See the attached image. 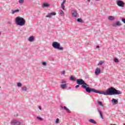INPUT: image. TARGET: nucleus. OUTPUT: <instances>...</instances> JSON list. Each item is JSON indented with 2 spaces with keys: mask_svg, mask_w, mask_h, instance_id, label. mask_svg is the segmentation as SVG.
<instances>
[{
  "mask_svg": "<svg viewBox=\"0 0 125 125\" xmlns=\"http://www.w3.org/2000/svg\"><path fill=\"white\" fill-rule=\"evenodd\" d=\"M111 102H112L113 105H116L119 103V102L118 101V99L117 100L116 99H112L111 100Z\"/></svg>",
  "mask_w": 125,
  "mask_h": 125,
  "instance_id": "9b49d317",
  "label": "nucleus"
},
{
  "mask_svg": "<svg viewBox=\"0 0 125 125\" xmlns=\"http://www.w3.org/2000/svg\"><path fill=\"white\" fill-rule=\"evenodd\" d=\"M123 125H125V123H124Z\"/></svg>",
  "mask_w": 125,
  "mask_h": 125,
  "instance_id": "c03bdc74",
  "label": "nucleus"
},
{
  "mask_svg": "<svg viewBox=\"0 0 125 125\" xmlns=\"http://www.w3.org/2000/svg\"><path fill=\"white\" fill-rule=\"evenodd\" d=\"M116 4L120 7H124L125 6V2L121 0H116Z\"/></svg>",
  "mask_w": 125,
  "mask_h": 125,
  "instance_id": "20e7f679",
  "label": "nucleus"
},
{
  "mask_svg": "<svg viewBox=\"0 0 125 125\" xmlns=\"http://www.w3.org/2000/svg\"><path fill=\"white\" fill-rule=\"evenodd\" d=\"M88 2H90V0H87Z\"/></svg>",
  "mask_w": 125,
  "mask_h": 125,
  "instance_id": "ea45409f",
  "label": "nucleus"
},
{
  "mask_svg": "<svg viewBox=\"0 0 125 125\" xmlns=\"http://www.w3.org/2000/svg\"><path fill=\"white\" fill-rule=\"evenodd\" d=\"M97 110L100 114V116L101 119H102L103 120V119H104V117H103V114L102 113V111H101V110H100L98 108H97Z\"/></svg>",
  "mask_w": 125,
  "mask_h": 125,
  "instance_id": "f8f14e48",
  "label": "nucleus"
},
{
  "mask_svg": "<svg viewBox=\"0 0 125 125\" xmlns=\"http://www.w3.org/2000/svg\"><path fill=\"white\" fill-rule=\"evenodd\" d=\"M22 91H27V87L23 86L21 88Z\"/></svg>",
  "mask_w": 125,
  "mask_h": 125,
  "instance_id": "b1692460",
  "label": "nucleus"
},
{
  "mask_svg": "<svg viewBox=\"0 0 125 125\" xmlns=\"http://www.w3.org/2000/svg\"><path fill=\"white\" fill-rule=\"evenodd\" d=\"M112 26L114 27H120V26H122V23H121L119 21H116L115 22L112 24Z\"/></svg>",
  "mask_w": 125,
  "mask_h": 125,
  "instance_id": "423d86ee",
  "label": "nucleus"
},
{
  "mask_svg": "<svg viewBox=\"0 0 125 125\" xmlns=\"http://www.w3.org/2000/svg\"><path fill=\"white\" fill-rule=\"evenodd\" d=\"M102 64H104V61H100L98 65H102Z\"/></svg>",
  "mask_w": 125,
  "mask_h": 125,
  "instance_id": "a878e982",
  "label": "nucleus"
},
{
  "mask_svg": "<svg viewBox=\"0 0 125 125\" xmlns=\"http://www.w3.org/2000/svg\"><path fill=\"white\" fill-rule=\"evenodd\" d=\"M71 14L74 17H77L78 16V12H77V10L75 9L72 10Z\"/></svg>",
  "mask_w": 125,
  "mask_h": 125,
  "instance_id": "6e6552de",
  "label": "nucleus"
},
{
  "mask_svg": "<svg viewBox=\"0 0 125 125\" xmlns=\"http://www.w3.org/2000/svg\"><path fill=\"white\" fill-rule=\"evenodd\" d=\"M88 122L89 123H91L92 124H94V125H96V124H97V123L96 122V121H95L94 120L92 119H89L88 120Z\"/></svg>",
  "mask_w": 125,
  "mask_h": 125,
  "instance_id": "2eb2a0df",
  "label": "nucleus"
},
{
  "mask_svg": "<svg viewBox=\"0 0 125 125\" xmlns=\"http://www.w3.org/2000/svg\"><path fill=\"white\" fill-rule=\"evenodd\" d=\"M66 83V81H62V83Z\"/></svg>",
  "mask_w": 125,
  "mask_h": 125,
  "instance_id": "c9c22d12",
  "label": "nucleus"
},
{
  "mask_svg": "<svg viewBox=\"0 0 125 125\" xmlns=\"http://www.w3.org/2000/svg\"><path fill=\"white\" fill-rule=\"evenodd\" d=\"M80 85H79V84H78V85H76L75 86V88H78L80 87Z\"/></svg>",
  "mask_w": 125,
  "mask_h": 125,
  "instance_id": "473e14b6",
  "label": "nucleus"
},
{
  "mask_svg": "<svg viewBox=\"0 0 125 125\" xmlns=\"http://www.w3.org/2000/svg\"><path fill=\"white\" fill-rule=\"evenodd\" d=\"M108 19V20H110V21H114V20H115V17L112 16H109Z\"/></svg>",
  "mask_w": 125,
  "mask_h": 125,
  "instance_id": "f3484780",
  "label": "nucleus"
},
{
  "mask_svg": "<svg viewBox=\"0 0 125 125\" xmlns=\"http://www.w3.org/2000/svg\"><path fill=\"white\" fill-rule=\"evenodd\" d=\"M52 46H53L55 49H58V50H63V47H62L60 43L57 42H53Z\"/></svg>",
  "mask_w": 125,
  "mask_h": 125,
  "instance_id": "7ed1b4c3",
  "label": "nucleus"
},
{
  "mask_svg": "<svg viewBox=\"0 0 125 125\" xmlns=\"http://www.w3.org/2000/svg\"><path fill=\"white\" fill-rule=\"evenodd\" d=\"M62 75H65V70H63L62 72Z\"/></svg>",
  "mask_w": 125,
  "mask_h": 125,
  "instance_id": "72a5a7b5",
  "label": "nucleus"
},
{
  "mask_svg": "<svg viewBox=\"0 0 125 125\" xmlns=\"http://www.w3.org/2000/svg\"><path fill=\"white\" fill-rule=\"evenodd\" d=\"M61 87L62 89H65V88H67V84H62L61 85Z\"/></svg>",
  "mask_w": 125,
  "mask_h": 125,
  "instance_id": "4468645a",
  "label": "nucleus"
},
{
  "mask_svg": "<svg viewBox=\"0 0 125 125\" xmlns=\"http://www.w3.org/2000/svg\"><path fill=\"white\" fill-rule=\"evenodd\" d=\"M35 40V38H34V36H30L28 38L29 42H33V41Z\"/></svg>",
  "mask_w": 125,
  "mask_h": 125,
  "instance_id": "a211bd4d",
  "label": "nucleus"
},
{
  "mask_svg": "<svg viewBox=\"0 0 125 125\" xmlns=\"http://www.w3.org/2000/svg\"><path fill=\"white\" fill-rule=\"evenodd\" d=\"M11 125H21V123L17 120L13 119L12 121L11 122Z\"/></svg>",
  "mask_w": 125,
  "mask_h": 125,
  "instance_id": "39448f33",
  "label": "nucleus"
},
{
  "mask_svg": "<svg viewBox=\"0 0 125 125\" xmlns=\"http://www.w3.org/2000/svg\"><path fill=\"white\" fill-rule=\"evenodd\" d=\"M37 119L38 121H42V118L40 116H37Z\"/></svg>",
  "mask_w": 125,
  "mask_h": 125,
  "instance_id": "bb28decb",
  "label": "nucleus"
},
{
  "mask_svg": "<svg viewBox=\"0 0 125 125\" xmlns=\"http://www.w3.org/2000/svg\"><path fill=\"white\" fill-rule=\"evenodd\" d=\"M98 105L102 106V107H104V104H103V103H102V102H101L100 101H98Z\"/></svg>",
  "mask_w": 125,
  "mask_h": 125,
  "instance_id": "6ab92c4d",
  "label": "nucleus"
},
{
  "mask_svg": "<svg viewBox=\"0 0 125 125\" xmlns=\"http://www.w3.org/2000/svg\"><path fill=\"white\" fill-rule=\"evenodd\" d=\"M99 47H100V46H99V45H97L96 46V48H99Z\"/></svg>",
  "mask_w": 125,
  "mask_h": 125,
  "instance_id": "4c0bfd02",
  "label": "nucleus"
},
{
  "mask_svg": "<svg viewBox=\"0 0 125 125\" xmlns=\"http://www.w3.org/2000/svg\"><path fill=\"white\" fill-rule=\"evenodd\" d=\"M49 7V4L47 3H43L42 5V7L44 8V7Z\"/></svg>",
  "mask_w": 125,
  "mask_h": 125,
  "instance_id": "dca6fc26",
  "label": "nucleus"
},
{
  "mask_svg": "<svg viewBox=\"0 0 125 125\" xmlns=\"http://www.w3.org/2000/svg\"><path fill=\"white\" fill-rule=\"evenodd\" d=\"M121 21L125 24V18H122L121 19Z\"/></svg>",
  "mask_w": 125,
  "mask_h": 125,
  "instance_id": "7c9ffc66",
  "label": "nucleus"
},
{
  "mask_svg": "<svg viewBox=\"0 0 125 125\" xmlns=\"http://www.w3.org/2000/svg\"><path fill=\"white\" fill-rule=\"evenodd\" d=\"M55 15H56V13L53 12L48 14V15L46 16V17H47V18H51L52 16H55Z\"/></svg>",
  "mask_w": 125,
  "mask_h": 125,
  "instance_id": "0eeeda50",
  "label": "nucleus"
},
{
  "mask_svg": "<svg viewBox=\"0 0 125 125\" xmlns=\"http://www.w3.org/2000/svg\"><path fill=\"white\" fill-rule=\"evenodd\" d=\"M60 15H61V16L64 15V12H63L62 10H61L60 11Z\"/></svg>",
  "mask_w": 125,
  "mask_h": 125,
  "instance_id": "393cba45",
  "label": "nucleus"
},
{
  "mask_svg": "<svg viewBox=\"0 0 125 125\" xmlns=\"http://www.w3.org/2000/svg\"><path fill=\"white\" fill-rule=\"evenodd\" d=\"M113 61L115 62V63H119V62H120V61L117 58H114Z\"/></svg>",
  "mask_w": 125,
  "mask_h": 125,
  "instance_id": "412c9836",
  "label": "nucleus"
},
{
  "mask_svg": "<svg viewBox=\"0 0 125 125\" xmlns=\"http://www.w3.org/2000/svg\"><path fill=\"white\" fill-rule=\"evenodd\" d=\"M65 2H66V0H63V1H62V4H64V3H65Z\"/></svg>",
  "mask_w": 125,
  "mask_h": 125,
  "instance_id": "f704fd0d",
  "label": "nucleus"
},
{
  "mask_svg": "<svg viewBox=\"0 0 125 125\" xmlns=\"http://www.w3.org/2000/svg\"><path fill=\"white\" fill-rule=\"evenodd\" d=\"M8 24L9 25H10V24H11V22H10V21H8Z\"/></svg>",
  "mask_w": 125,
  "mask_h": 125,
  "instance_id": "58836bf2",
  "label": "nucleus"
},
{
  "mask_svg": "<svg viewBox=\"0 0 125 125\" xmlns=\"http://www.w3.org/2000/svg\"><path fill=\"white\" fill-rule=\"evenodd\" d=\"M77 20L78 23H83V19H82V18H78Z\"/></svg>",
  "mask_w": 125,
  "mask_h": 125,
  "instance_id": "aec40b11",
  "label": "nucleus"
},
{
  "mask_svg": "<svg viewBox=\"0 0 125 125\" xmlns=\"http://www.w3.org/2000/svg\"><path fill=\"white\" fill-rule=\"evenodd\" d=\"M16 12H19V9H17L15 10H12V14H14V13H16Z\"/></svg>",
  "mask_w": 125,
  "mask_h": 125,
  "instance_id": "4be33fe9",
  "label": "nucleus"
},
{
  "mask_svg": "<svg viewBox=\"0 0 125 125\" xmlns=\"http://www.w3.org/2000/svg\"><path fill=\"white\" fill-rule=\"evenodd\" d=\"M69 80L70 81H72V82H76V81H77V78L73 76H71L70 77Z\"/></svg>",
  "mask_w": 125,
  "mask_h": 125,
  "instance_id": "ddd939ff",
  "label": "nucleus"
},
{
  "mask_svg": "<svg viewBox=\"0 0 125 125\" xmlns=\"http://www.w3.org/2000/svg\"><path fill=\"white\" fill-rule=\"evenodd\" d=\"M59 123V119L58 118H57L56 120V124Z\"/></svg>",
  "mask_w": 125,
  "mask_h": 125,
  "instance_id": "2f4dec72",
  "label": "nucleus"
},
{
  "mask_svg": "<svg viewBox=\"0 0 125 125\" xmlns=\"http://www.w3.org/2000/svg\"><path fill=\"white\" fill-rule=\"evenodd\" d=\"M39 109H40L41 110H42V107L41 106H39Z\"/></svg>",
  "mask_w": 125,
  "mask_h": 125,
  "instance_id": "e433bc0d",
  "label": "nucleus"
},
{
  "mask_svg": "<svg viewBox=\"0 0 125 125\" xmlns=\"http://www.w3.org/2000/svg\"><path fill=\"white\" fill-rule=\"evenodd\" d=\"M26 23V20L20 17H17L15 19V23L18 26H24Z\"/></svg>",
  "mask_w": 125,
  "mask_h": 125,
  "instance_id": "f03ea898",
  "label": "nucleus"
},
{
  "mask_svg": "<svg viewBox=\"0 0 125 125\" xmlns=\"http://www.w3.org/2000/svg\"><path fill=\"white\" fill-rule=\"evenodd\" d=\"M1 32H0V35H1Z\"/></svg>",
  "mask_w": 125,
  "mask_h": 125,
  "instance_id": "37998d69",
  "label": "nucleus"
},
{
  "mask_svg": "<svg viewBox=\"0 0 125 125\" xmlns=\"http://www.w3.org/2000/svg\"><path fill=\"white\" fill-rule=\"evenodd\" d=\"M69 89H71V87H69Z\"/></svg>",
  "mask_w": 125,
  "mask_h": 125,
  "instance_id": "79ce46f5",
  "label": "nucleus"
},
{
  "mask_svg": "<svg viewBox=\"0 0 125 125\" xmlns=\"http://www.w3.org/2000/svg\"><path fill=\"white\" fill-rule=\"evenodd\" d=\"M17 86L18 87H21V86H22V83H17Z\"/></svg>",
  "mask_w": 125,
  "mask_h": 125,
  "instance_id": "5701e85b",
  "label": "nucleus"
},
{
  "mask_svg": "<svg viewBox=\"0 0 125 125\" xmlns=\"http://www.w3.org/2000/svg\"><path fill=\"white\" fill-rule=\"evenodd\" d=\"M61 7L63 10H65V6L63 5V3L61 4Z\"/></svg>",
  "mask_w": 125,
  "mask_h": 125,
  "instance_id": "cd10ccee",
  "label": "nucleus"
},
{
  "mask_svg": "<svg viewBox=\"0 0 125 125\" xmlns=\"http://www.w3.org/2000/svg\"><path fill=\"white\" fill-rule=\"evenodd\" d=\"M100 73H101V69H100V68L97 67L95 71L96 76H98Z\"/></svg>",
  "mask_w": 125,
  "mask_h": 125,
  "instance_id": "1a4fd4ad",
  "label": "nucleus"
},
{
  "mask_svg": "<svg viewBox=\"0 0 125 125\" xmlns=\"http://www.w3.org/2000/svg\"><path fill=\"white\" fill-rule=\"evenodd\" d=\"M97 0V1H99V0Z\"/></svg>",
  "mask_w": 125,
  "mask_h": 125,
  "instance_id": "a19ab883",
  "label": "nucleus"
},
{
  "mask_svg": "<svg viewBox=\"0 0 125 125\" xmlns=\"http://www.w3.org/2000/svg\"><path fill=\"white\" fill-rule=\"evenodd\" d=\"M42 64L43 65V66H46V62H42Z\"/></svg>",
  "mask_w": 125,
  "mask_h": 125,
  "instance_id": "c85d7f7f",
  "label": "nucleus"
},
{
  "mask_svg": "<svg viewBox=\"0 0 125 125\" xmlns=\"http://www.w3.org/2000/svg\"><path fill=\"white\" fill-rule=\"evenodd\" d=\"M61 107L62 109H64V110L66 111V113H71V111L69 110V108H68L66 106H62V105H61Z\"/></svg>",
  "mask_w": 125,
  "mask_h": 125,
  "instance_id": "9d476101",
  "label": "nucleus"
},
{
  "mask_svg": "<svg viewBox=\"0 0 125 125\" xmlns=\"http://www.w3.org/2000/svg\"><path fill=\"white\" fill-rule=\"evenodd\" d=\"M76 83L81 85V87H82L83 89H85L86 92L88 93H91V92H92L93 93L104 94V95H119V94H122L121 91L118 90L113 87H109L105 92L92 88L90 87L89 85L87 84V83L82 79H77Z\"/></svg>",
  "mask_w": 125,
  "mask_h": 125,
  "instance_id": "f257e3e1",
  "label": "nucleus"
},
{
  "mask_svg": "<svg viewBox=\"0 0 125 125\" xmlns=\"http://www.w3.org/2000/svg\"><path fill=\"white\" fill-rule=\"evenodd\" d=\"M19 3H23L24 2V0H19Z\"/></svg>",
  "mask_w": 125,
  "mask_h": 125,
  "instance_id": "c756f323",
  "label": "nucleus"
}]
</instances>
